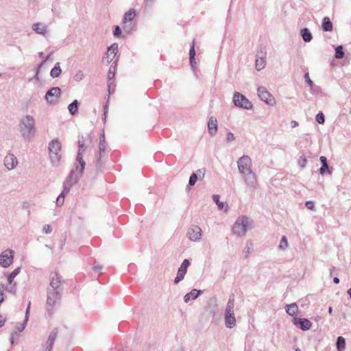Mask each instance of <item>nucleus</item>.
<instances>
[{"instance_id": "obj_1", "label": "nucleus", "mask_w": 351, "mask_h": 351, "mask_svg": "<svg viewBox=\"0 0 351 351\" xmlns=\"http://www.w3.org/2000/svg\"><path fill=\"white\" fill-rule=\"evenodd\" d=\"M19 128L22 136L25 138H30L35 134L34 118L29 115L25 116L21 121Z\"/></svg>"}, {"instance_id": "obj_2", "label": "nucleus", "mask_w": 351, "mask_h": 351, "mask_svg": "<svg viewBox=\"0 0 351 351\" xmlns=\"http://www.w3.org/2000/svg\"><path fill=\"white\" fill-rule=\"evenodd\" d=\"M49 156L53 163H58L60 162L62 156V145L58 140H53L49 145Z\"/></svg>"}, {"instance_id": "obj_3", "label": "nucleus", "mask_w": 351, "mask_h": 351, "mask_svg": "<svg viewBox=\"0 0 351 351\" xmlns=\"http://www.w3.org/2000/svg\"><path fill=\"white\" fill-rule=\"evenodd\" d=\"M250 224V220L247 217H239L232 227V232L237 236H243L245 234L247 228Z\"/></svg>"}, {"instance_id": "obj_4", "label": "nucleus", "mask_w": 351, "mask_h": 351, "mask_svg": "<svg viewBox=\"0 0 351 351\" xmlns=\"http://www.w3.org/2000/svg\"><path fill=\"white\" fill-rule=\"evenodd\" d=\"M234 305V298H230L228 300L225 313L226 326L229 328H232L236 325V319L233 311Z\"/></svg>"}, {"instance_id": "obj_5", "label": "nucleus", "mask_w": 351, "mask_h": 351, "mask_svg": "<svg viewBox=\"0 0 351 351\" xmlns=\"http://www.w3.org/2000/svg\"><path fill=\"white\" fill-rule=\"evenodd\" d=\"M60 293L59 291L48 289L46 307L47 310L51 313L54 307L60 303Z\"/></svg>"}, {"instance_id": "obj_6", "label": "nucleus", "mask_w": 351, "mask_h": 351, "mask_svg": "<svg viewBox=\"0 0 351 351\" xmlns=\"http://www.w3.org/2000/svg\"><path fill=\"white\" fill-rule=\"evenodd\" d=\"M233 101L235 106L250 110L252 108L253 105L244 95L239 93H235L233 97Z\"/></svg>"}, {"instance_id": "obj_7", "label": "nucleus", "mask_w": 351, "mask_h": 351, "mask_svg": "<svg viewBox=\"0 0 351 351\" xmlns=\"http://www.w3.org/2000/svg\"><path fill=\"white\" fill-rule=\"evenodd\" d=\"M238 168L241 173L248 174L252 171V160L247 156H243L238 160Z\"/></svg>"}, {"instance_id": "obj_8", "label": "nucleus", "mask_w": 351, "mask_h": 351, "mask_svg": "<svg viewBox=\"0 0 351 351\" xmlns=\"http://www.w3.org/2000/svg\"><path fill=\"white\" fill-rule=\"evenodd\" d=\"M258 95L260 99L269 106H274L276 103L274 97L265 87L258 88Z\"/></svg>"}, {"instance_id": "obj_9", "label": "nucleus", "mask_w": 351, "mask_h": 351, "mask_svg": "<svg viewBox=\"0 0 351 351\" xmlns=\"http://www.w3.org/2000/svg\"><path fill=\"white\" fill-rule=\"evenodd\" d=\"M14 251L12 250H5L0 254V265L3 267H8L13 263Z\"/></svg>"}, {"instance_id": "obj_10", "label": "nucleus", "mask_w": 351, "mask_h": 351, "mask_svg": "<svg viewBox=\"0 0 351 351\" xmlns=\"http://www.w3.org/2000/svg\"><path fill=\"white\" fill-rule=\"evenodd\" d=\"M49 289L58 291L61 285V278L59 274L56 271H51L49 276Z\"/></svg>"}, {"instance_id": "obj_11", "label": "nucleus", "mask_w": 351, "mask_h": 351, "mask_svg": "<svg viewBox=\"0 0 351 351\" xmlns=\"http://www.w3.org/2000/svg\"><path fill=\"white\" fill-rule=\"evenodd\" d=\"M187 234L191 241H199L202 238V229L197 226H193L189 229Z\"/></svg>"}, {"instance_id": "obj_12", "label": "nucleus", "mask_w": 351, "mask_h": 351, "mask_svg": "<svg viewBox=\"0 0 351 351\" xmlns=\"http://www.w3.org/2000/svg\"><path fill=\"white\" fill-rule=\"evenodd\" d=\"M189 265V261L187 259H184L178 269L177 276L176 277L174 280L175 283H178L180 280H182L184 278Z\"/></svg>"}, {"instance_id": "obj_13", "label": "nucleus", "mask_w": 351, "mask_h": 351, "mask_svg": "<svg viewBox=\"0 0 351 351\" xmlns=\"http://www.w3.org/2000/svg\"><path fill=\"white\" fill-rule=\"evenodd\" d=\"M293 324L298 326L302 330H308L311 328V322L306 318H296L293 319Z\"/></svg>"}, {"instance_id": "obj_14", "label": "nucleus", "mask_w": 351, "mask_h": 351, "mask_svg": "<svg viewBox=\"0 0 351 351\" xmlns=\"http://www.w3.org/2000/svg\"><path fill=\"white\" fill-rule=\"evenodd\" d=\"M18 162L16 158L12 154H8L4 159V165L8 169L11 170L15 168Z\"/></svg>"}, {"instance_id": "obj_15", "label": "nucleus", "mask_w": 351, "mask_h": 351, "mask_svg": "<svg viewBox=\"0 0 351 351\" xmlns=\"http://www.w3.org/2000/svg\"><path fill=\"white\" fill-rule=\"evenodd\" d=\"M61 95V89L58 87L51 88L45 95V99L51 102L53 101V97L58 98Z\"/></svg>"}, {"instance_id": "obj_16", "label": "nucleus", "mask_w": 351, "mask_h": 351, "mask_svg": "<svg viewBox=\"0 0 351 351\" xmlns=\"http://www.w3.org/2000/svg\"><path fill=\"white\" fill-rule=\"evenodd\" d=\"M57 335H58V330L57 329H54L51 332V333L49 336V338L46 342V348H45V351H51V348L53 347V345L54 343V341H55V339H56Z\"/></svg>"}, {"instance_id": "obj_17", "label": "nucleus", "mask_w": 351, "mask_h": 351, "mask_svg": "<svg viewBox=\"0 0 351 351\" xmlns=\"http://www.w3.org/2000/svg\"><path fill=\"white\" fill-rule=\"evenodd\" d=\"M245 176V181L246 184L252 186L253 188H256L258 184L256 176L254 173L250 171L248 174H244Z\"/></svg>"}, {"instance_id": "obj_18", "label": "nucleus", "mask_w": 351, "mask_h": 351, "mask_svg": "<svg viewBox=\"0 0 351 351\" xmlns=\"http://www.w3.org/2000/svg\"><path fill=\"white\" fill-rule=\"evenodd\" d=\"M117 51L118 45L116 44H114L108 47L106 52V59L108 62H111L114 58Z\"/></svg>"}, {"instance_id": "obj_19", "label": "nucleus", "mask_w": 351, "mask_h": 351, "mask_svg": "<svg viewBox=\"0 0 351 351\" xmlns=\"http://www.w3.org/2000/svg\"><path fill=\"white\" fill-rule=\"evenodd\" d=\"M217 120L215 117H211L208 122V132L211 135L215 134L217 131Z\"/></svg>"}, {"instance_id": "obj_20", "label": "nucleus", "mask_w": 351, "mask_h": 351, "mask_svg": "<svg viewBox=\"0 0 351 351\" xmlns=\"http://www.w3.org/2000/svg\"><path fill=\"white\" fill-rule=\"evenodd\" d=\"M136 16V13L134 9H130L129 11L125 13L123 19V23L126 24L128 23H130L132 21V20L135 18Z\"/></svg>"}, {"instance_id": "obj_21", "label": "nucleus", "mask_w": 351, "mask_h": 351, "mask_svg": "<svg viewBox=\"0 0 351 351\" xmlns=\"http://www.w3.org/2000/svg\"><path fill=\"white\" fill-rule=\"evenodd\" d=\"M84 152V142L79 141V151L77 156V160L81 165V170L82 171L84 168L85 162L82 159V154Z\"/></svg>"}, {"instance_id": "obj_22", "label": "nucleus", "mask_w": 351, "mask_h": 351, "mask_svg": "<svg viewBox=\"0 0 351 351\" xmlns=\"http://www.w3.org/2000/svg\"><path fill=\"white\" fill-rule=\"evenodd\" d=\"M107 148V145L105 139L104 132L101 134L99 137V158L101 157L102 153H104Z\"/></svg>"}, {"instance_id": "obj_23", "label": "nucleus", "mask_w": 351, "mask_h": 351, "mask_svg": "<svg viewBox=\"0 0 351 351\" xmlns=\"http://www.w3.org/2000/svg\"><path fill=\"white\" fill-rule=\"evenodd\" d=\"M285 308L287 314L291 316L296 315L299 311L298 306L295 303L287 304Z\"/></svg>"}, {"instance_id": "obj_24", "label": "nucleus", "mask_w": 351, "mask_h": 351, "mask_svg": "<svg viewBox=\"0 0 351 351\" xmlns=\"http://www.w3.org/2000/svg\"><path fill=\"white\" fill-rule=\"evenodd\" d=\"M200 293V291L196 289L192 290L190 293L185 295L184 299L185 302H188L191 300H195L198 297Z\"/></svg>"}, {"instance_id": "obj_25", "label": "nucleus", "mask_w": 351, "mask_h": 351, "mask_svg": "<svg viewBox=\"0 0 351 351\" xmlns=\"http://www.w3.org/2000/svg\"><path fill=\"white\" fill-rule=\"evenodd\" d=\"M33 29L38 34H45L47 33V27L40 23H36L33 25Z\"/></svg>"}, {"instance_id": "obj_26", "label": "nucleus", "mask_w": 351, "mask_h": 351, "mask_svg": "<svg viewBox=\"0 0 351 351\" xmlns=\"http://www.w3.org/2000/svg\"><path fill=\"white\" fill-rule=\"evenodd\" d=\"M323 30L326 32H330L332 29V23L328 17H324L322 24Z\"/></svg>"}, {"instance_id": "obj_27", "label": "nucleus", "mask_w": 351, "mask_h": 351, "mask_svg": "<svg viewBox=\"0 0 351 351\" xmlns=\"http://www.w3.org/2000/svg\"><path fill=\"white\" fill-rule=\"evenodd\" d=\"M190 56V62L192 66H194L196 64L195 56V40L193 41V45L189 51Z\"/></svg>"}, {"instance_id": "obj_28", "label": "nucleus", "mask_w": 351, "mask_h": 351, "mask_svg": "<svg viewBox=\"0 0 351 351\" xmlns=\"http://www.w3.org/2000/svg\"><path fill=\"white\" fill-rule=\"evenodd\" d=\"M62 70L60 66V64L57 63L55 66L51 71V75L53 77H58L60 75Z\"/></svg>"}, {"instance_id": "obj_29", "label": "nucleus", "mask_w": 351, "mask_h": 351, "mask_svg": "<svg viewBox=\"0 0 351 351\" xmlns=\"http://www.w3.org/2000/svg\"><path fill=\"white\" fill-rule=\"evenodd\" d=\"M337 348L339 351H342L346 348V340L342 337H339L337 341Z\"/></svg>"}, {"instance_id": "obj_30", "label": "nucleus", "mask_w": 351, "mask_h": 351, "mask_svg": "<svg viewBox=\"0 0 351 351\" xmlns=\"http://www.w3.org/2000/svg\"><path fill=\"white\" fill-rule=\"evenodd\" d=\"M301 34L305 42H309L312 39L311 34L306 28L301 30Z\"/></svg>"}, {"instance_id": "obj_31", "label": "nucleus", "mask_w": 351, "mask_h": 351, "mask_svg": "<svg viewBox=\"0 0 351 351\" xmlns=\"http://www.w3.org/2000/svg\"><path fill=\"white\" fill-rule=\"evenodd\" d=\"M68 108H69V110L70 113L72 115L75 114L77 113V109H78V102H77V101L75 100L73 103L69 104Z\"/></svg>"}, {"instance_id": "obj_32", "label": "nucleus", "mask_w": 351, "mask_h": 351, "mask_svg": "<svg viewBox=\"0 0 351 351\" xmlns=\"http://www.w3.org/2000/svg\"><path fill=\"white\" fill-rule=\"evenodd\" d=\"M265 59L263 58H258L256 60V68L257 70L260 71L263 69L265 66Z\"/></svg>"}, {"instance_id": "obj_33", "label": "nucleus", "mask_w": 351, "mask_h": 351, "mask_svg": "<svg viewBox=\"0 0 351 351\" xmlns=\"http://www.w3.org/2000/svg\"><path fill=\"white\" fill-rule=\"evenodd\" d=\"M344 53L343 51L342 46H339L335 49V58L341 59L343 57Z\"/></svg>"}, {"instance_id": "obj_34", "label": "nucleus", "mask_w": 351, "mask_h": 351, "mask_svg": "<svg viewBox=\"0 0 351 351\" xmlns=\"http://www.w3.org/2000/svg\"><path fill=\"white\" fill-rule=\"evenodd\" d=\"M213 198V200L215 201V202L218 205L219 209H223L224 208L223 203L220 202V201H219V195H214Z\"/></svg>"}, {"instance_id": "obj_35", "label": "nucleus", "mask_w": 351, "mask_h": 351, "mask_svg": "<svg viewBox=\"0 0 351 351\" xmlns=\"http://www.w3.org/2000/svg\"><path fill=\"white\" fill-rule=\"evenodd\" d=\"M64 191H63L57 198L56 203L58 206H62L64 201Z\"/></svg>"}, {"instance_id": "obj_36", "label": "nucleus", "mask_w": 351, "mask_h": 351, "mask_svg": "<svg viewBox=\"0 0 351 351\" xmlns=\"http://www.w3.org/2000/svg\"><path fill=\"white\" fill-rule=\"evenodd\" d=\"M197 179V174L193 173L189 178V186H193L196 183Z\"/></svg>"}, {"instance_id": "obj_37", "label": "nucleus", "mask_w": 351, "mask_h": 351, "mask_svg": "<svg viewBox=\"0 0 351 351\" xmlns=\"http://www.w3.org/2000/svg\"><path fill=\"white\" fill-rule=\"evenodd\" d=\"M288 246V242L285 237H282L281 239L279 247L281 249H285Z\"/></svg>"}, {"instance_id": "obj_38", "label": "nucleus", "mask_w": 351, "mask_h": 351, "mask_svg": "<svg viewBox=\"0 0 351 351\" xmlns=\"http://www.w3.org/2000/svg\"><path fill=\"white\" fill-rule=\"evenodd\" d=\"M316 120L319 123H324L325 119L323 113L319 112L316 116Z\"/></svg>"}, {"instance_id": "obj_39", "label": "nucleus", "mask_w": 351, "mask_h": 351, "mask_svg": "<svg viewBox=\"0 0 351 351\" xmlns=\"http://www.w3.org/2000/svg\"><path fill=\"white\" fill-rule=\"evenodd\" d=\"M43 230L45 234H49L52 231V228L50 225L46 224L43 226Z\"/></svg>"}, {"instance_id": "obj_40", "label": "nucleus", "mask_w": 351, "mask_h": 351, "mask_svg": "<svg viewBox=\"0 0 351 351\" xmlns=\"http://www.w3.org/2000/svg\"><path fill=\"white\" fill-rule=\"evenodd\" d=\"M205 172V169H201L197 170L195 173L197 174V178H199V179H202L204 177Z\"/></svg>"}, {"instance_id": "obj_41", "label": "nucleus", "mask_w": 351, "mask_h": 351, "mask_svg": "<svg viewBox=\"0 0 351 351\" xmlns=\"http://www.w3.org/2000/svg\"><path fill=\"white\" fill-rule=\"evenodd\" d=\"M21 268L18 267L15 269L12 273H10L9 275L11 277H13L14 278L20 273Z\"/></svg>"}, {"instance_id": "obj_42", "label": "nucleus", "mask_w": 351, "mask_h": 351, "mask_svg": "<svg viewBox=\"0 0 351 351\" xmlns=\"http://www.w3.org/2000/svg\"><path fill=\"white\" fill-rule=\"evenodd\" d=\"M304 78L306 80V82L308 84V85L310 86H313V81L311 80L310 77H309V75L308 73H306L305 75H304Z\"/></svg>"}, {"instance_id": "obj_43", "label": "nucleus", "mask_w": 351, "mask_h": 351, "mask_svg": "<svg viewBox=\"0 0 351 351\" xmlns=\"http://www.w3.org/2000/svg\"><path fill=\"white\" fill-rule=\"evenodd\" d=\"M306 207L308 208V209H310V210H313V208H314V203L312 201H308L306 202Z\"/></svg>"}, {"instance_id": "obj_44", "label": "nucleus", "mask_w": 351, "mask_h": 351, "mask_svg": "<svg viewBox=\"0 0 351 351\" xmlns=\"http://www.w3.org/2000/svg\"><path fill=\"white\" fill-rule=\"evenodd\" d=\"M328 169V164L322 165V167L320 168V173L324 174L326 171Z\"/></svg>"}, {"instance_id": "obj_45", "label": "nucleus", "mask_w": 351, "mask_h": 351, "mask_svg": "<svg viewBox=\"0 0 351 351\" xmlns=\"http://www.w3.org/2000/svg\"><path fill=\"white\" fill-rule=\"evenodd\" d=\"M121 34V30L119 26H116L114 31V35L115 36H119Z\"/></svg>"}, {"instance_id": "obj_46", "label": "nucleus", "mask_w": 351, "mask_h": 351, "mask_svg": "<svg viewBox=\"0 0 351 351\" xmlns=\"http://www.w3.org/2000/svg\"><path fill=\"white\" fill-rule=\"evenodd\" d=\"M30 305H31V302L29 301L28 303L27 307L26 313H25L26 319L27 318V316L29 314Z\"/></svg>"}, {"instance_id": "obj_47", "label": "nucleus", "mask_w": 351, "mask_h": 351, "mask_svg": "<svg viewBox=\"0 0 351 351\" xmlns=\"http://www.w3.org/2000/svg\"><path fill=\"white\" fill-rule=\"evenodd\" d=\"M234 134L232 133H228L227 136L228 141H232L234 140Z\"/></svg>"}, {"instance_id": "obj_48", "label": "nucleus", "mask_w": 351, "mask_h": 351, "mask_svg": "<svg viewBox=\"0 0 351 351\" xmlns=\"http://www.w3.org/2000/svg\"><path fill=\"white\" fill-rule=\"evenodd\" d=\"M320 161L322 163V165L327 164V160H326V158L325 156H321L320 157Z\"/></svg>"}, {"instance_id": "obj_49", "label": "nucleus", "mask_w": 351, "mask_h": 351, "mask_svg": "<svg viewBox=\"0 0 351 351\" xmlns=\"http://www.w3.org/2000/svg\"><path fill=\"white\" fill-rule=\"evenodd\" d=\"M4 323H5V319L1 315H0V327L3 326Z\"/></svg>"}, {"instance_id": "obj_50", "label": "nucleus", "mask_w": 351, "mask_h": 351, "mask_svg": "<svg viewBox=\"0 0 351 351\" xmlns=\"http://www.w3.org/2000/svg\"><path fill=\"white\" fill-rule=\"evenodd\" d=\"M298 122H297V121H292L291 122V126L292 128H295V127H296V126H298Z\"/></svg>"}, {"instance_id": "obj_51", "label": "nucleus", "mask_w": 351, "mask_h": 351, "mask_svg": "<svg viewBox=\"0 0 351 351\" xmlns=\"http://www.w3.org/2000/svg\"><path fill=\"white\" fill-rule=\"evenodd\" d=\"M14 278L13 277H11L10 275L8 276V282L9 284H12L13 280H14Z\"/></svg>"}, {"instance_id": "obj_52", "label": "nucleus", "mask_w": 351, "mask_h": 351, "mask_svg": "<svg viewBox=\"0 0 351 351\" xmlns=\"http://www.w3.org/2000/svg\"><path fill=\"white\" fill-rule=\"evenodd\" d=\"M333 281L335 283L338 284L339 282V279L337 277H335Z\"/></svg>"}, {"instance_id": "obj_53", "label": "nucleus", "mask_w": 351, "mask_h": 351, "mask_svg": "<svg viewBox=\"0 0 351 351\" xmlns=\"http://www.w3.org/2000/svg\"><path fill=\"white\" fill-rule=\"evenodd\" d=\"M3 300H4V299H3V293H0V304H1V302H3Z\"/></svg>"}, {"instance_id": "obj_54", "label": "nucleus", "mask_w": 351, "mask_h": 351, "mask_svg": "<svg viewBox=\"0 0 351 351\" xmlns=\"http://www.w3.org/2000/svg\"><path fill=\"white\" fill-rule=\"evenodd\" d=\"M93 269H94L95 270H98V271H99V270H101V266H95V267H93Z\"/></svg>"}, {"instance_id": "obj_55", "label": "nucleus", "mask_w": 351, "mask_h": 351, "mask_svg": "<svg viewBox=\"0 0 351 351\" xmlns=\"http://www.w3.org/2000/svg\"><path fill=\"white\" fill-rule=\"evenodd\" d=\"M111 76H112V77H114V73H111L110 72H109V73H108V77H109V78H111Z\"/></svg>"}, {"instance_id": "obj_56", "label": "nucleus", "mask_w": 351, "mask_h": 351, "mask_svg": "<svg viewBox=\"0 0 351 351\" xmlns=\"http://www.w3.org/2000/svg\"><path fill=\"white\" fill-rule=\"evenodd\" d=\"M328 312H329V313H330V314H331V313H332V307H329Z\"/></svg>"}, {"instance_id": "obj_57", "label": "nucleus", "mask_w": 351, "mask_h": 351, "mask_svg": "<svg viewBox=\"0 0 351 351\" xmlns=\"http://www.w3.org/2000/svg\"><path fill=\"white\" fill-rule=\"evenodd\" d=\"M295 351H301L299 348H295Z\"/></svg>"}]
</instances>
